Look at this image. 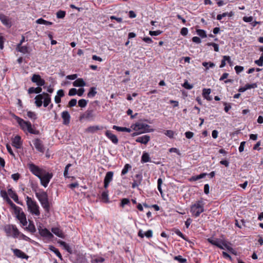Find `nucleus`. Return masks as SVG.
Listing matches in <instances>:
<instances>
[{"mask_svg":"<svg viewBox=\"0 0 263 263\" xmlns=\"http://www.w3.org/2000/svg\"><path fill=\"white\" fill-rule=\"evenodd\" d=\"M85 118L88 119H92L95 117L94 111L93 110H87L85 112Z\"/></svg>","mask_w":263,"mask_h":263,"instance_id":"obj_30","label":"nucleus"},{"mask_svg":"<svg viewBox=\"0 0 263 263\" xmlns=\"http://www.w3.org/2000/svg\"><path fill=\"white\" fill-rule=\"evenodd\" d=\"M12 145L16 148H20L22 146L21 138L19 136H16L12 140Z\"/></svg>","mask_w":263,"mask_h":263,"instance_id":"obj_18","label":"nucleus"},{"mask_svg":"<svg viewBox=\"0 0 263 263\" xmlns=\"http://www.w3.org/2000/svg\"><path fill=\"white\" fill-rule=\"evenodd\" d=\"M6 201L14 210L15 212H17V211H20V208L14 204L10 198H8Z\"/></svg>","mask_w":263,"mask_h":263,"instance_id":"obj_37","label":"nucleus"},{"mask_svg":"<svg viewBox=\"0 0 263 263\" xmlns=\"http://www.w3.org/2000/svg\"><path fill=\"white\" fill-rule=\"evenodd\" d=\"M102 129H103V127H101L98 125L91 126L88 127L86 129V131L88 133H93L97 130H101Z\"/></svg>","mask_w":263,"mask_h":263,"instance_id":"obj_25","label":"nucleus"},{"mask_svg":"<svg viewBox=\"0 0 263 263\" xmlns=\"http://www.w3.org/2000/svg\"><path fill=\"white\" fill-rule=\"evenodd\" d=\"M204 203L201 199L196 201L191 206V213L193 216L198 217L201 213L204 212Z\"/></svg>","mask_w":263,"mask_h":263,"instance_id":"obj_2","label":"nucleus"},{"mask_svg":"<svg viewBox=\"0 0 263 263\" xmlns=\"http://www.w3.org/2000/svg\"><path fill=\"white\" fill-rule=\"evenodd\" d=\"M114 173L112 172H108L104 180V186L105 189H107L109 183L112 180Z\"/></svg>","mask_w":263,"mask_h":263,"instance_id":"obj_12","label":"nucleus"},{"mask_svg":"<svg viewBox=\"0 0 263 263\" xmlns=\"http://www.w3.org/2000/svg\"><path fill=\"white\" fill-rule=\"evenodd\" d=\"M71 166V164L69 163L65 167L64 172V176L65 178H69L68 176V170L69 168Z\"/></svg>","mask_w":263,"mask_h":263,"instance_id":"obj_47","label":"nucleus"},{"mask_svg":"<svg viewBox=\"0 0 263 263\" xmlns=\"http://www.w3.org/2000/svg\"><path fill=\"white\" fill-rule=\"evenodd\" d=\"M142 179V176L141 174H137L134 179V182H133V188L138 186L140 184Z\"/></svg>","mask_w":263,"mask_h":263,"instance_id":"obj_19","label":"nucleus"},{"mask_svg":"<svg viewBox=\"0 0 263 263\" xmlns=\"http://www.w3.org/2000/svg\"><path fill=\"white\" fill-rule=\"evenodd\" d=\"M26 203L28 210L32 214L37 216L40 215L39 206L36 201L33 200L31 197L27 196Z\"/></svg>","mask_w":263,"mask_h":263,"instance_id":"obj_5","label":"nucleus"},{"mask_svg":"<svg viewBox=\"0 0 263 263\" xmlns=\"http://www.w3.org/2000/svg\"><path fill=\"white\" fill-rule=\"evenodd\" d=\"M39 232L41 235L48 238H51L53 236L52 233L47 229H40Z\"/></svg>","mask_w":263,"mask_h":263,"instance_id":"obj_21","label":"nucleus"},{"mask_svg":"<svg viewBox=\"0 0 263 263\" xmlns=\"http://www.w3.org/2000/svg\"><path fill=\"white\" fill-rule=\"evenodd\" d=\"M87 104V101L85 99H81L78 101V105L81 107H85Z\"/></svg>","mask_w":263,"mask_h":263,"instance_id":"obj_45","label":"nucleus"},{"mask_svg":"<svg viewBox=\"0 0 263 263\" xmlns=\"http://www.w3.org/2000/svg\"><path fill=\"white\" fill-rule=\"evenodd\" d=\"M202 65L205 67V70H207L209 69V68H213L214 67H215V65L214 63L213 62H204L202 63Z\"/></svg>","mask_w":263,"mask_h":263,"instance_id":"obj_36","label":"nucleus"},{"mask_svg":"<svg viewBox=\"0 0 263 263\" xmlns=\"http://www.w3.org/2000/svg\"><path fill=\"white\" fill-rule=\"evenodd\" d=\"M51 231L59 237L62 238L63 237V234L62 231L58 228H52L51 229Z\"/></svg>","mask_w":263,"mask_h":263,"instance_id":"obj_28","label":"nucleus"},{"mask_svg":"<svg viewBox=\"0 0 263 263\" xmlns=\"http://www.w3.org/2000/svg\"><path fill=\"white\" fill-rule=\"evenodd\" d=\"M245 86L247 88V90L252 89V88H255L257 87V84L256 83H252V84H247Z\"/></svg>","mask_w":263,"mask_h":263,"instance_id":"obj_55","label":"nucleus"},{"mask_svg":"<svg viewBox=\"0 0 263 263\" xmlns=\"http://www.w3.org/2000/svg\"><path fill=\"white\" fill-rule=\"evenodd\" d=\"M211 92V90L210 88H204L202 90V96L204 98H205L206 96H209Z\"/></svg>","mask_w":263,"mask_h":263,"instance_id":"obj_46","label":"nucleus"},{"mask_svg":"<svg viewBox=\"0 0 263 263\" xmlns=\"http://www.w3.org/2000/svg\"><path fill=\"white\" fill-rule=\"evenodd\" d=\"M255 63L259 66L263 65V55H261L259 59L255 61Z\"/></svg>","mask_w":263,"mask_h":263,"instance_id":"obj_52","label":"nucleus"},{"mask_svg":"<svg viewBox=\"0 0 263 263\" xmlns=\"http://www.w3.org/2000/svg\"><path fill=\"white\" fill-rule=\"evenodd\" d=\"M226 61H227L229 63H231L230 57L229 56L224 55L223 57V59L221 61V64L220 65V68H222L226 66Z\"/></svg>","mask_w":263,"mask_h":263,"instance_id":"obj_32","label":"nucleus"},{"mask_svg":"<svg viewBox=\"0 0 263 263\" xmlns=\"http://www.w3.org/2000/svg\"><path fill=\"white\" fill-rule=\"evenodd\" d=\"M13 252L14 254L17 257L23 258V259L25 258L27 259L28 258V256H27L25 253H24L23 251H22L21 250H20L19 249H13Z\"/></svg>","mask_w":263,"mask_h":263,"instance_id":"obj_15","label":"nucleus"},{"mask_svg":"<svg viewBox=\"0 0 263 263\" xmlns=\"http://www.w3.org/2000/svg\"><path fill=\"white\" fill-rule=\"evenodd\" d=\"M17 219L20 221V222L23 226H26L27 222L26 220V215L23 212L21 211V209L20 208V211L15 212Z\"/></svg>","mask_w":263,"mask_h":263,"instance_id":"obj_11","label":"nucleus"},{"mask_svg":"<svg viewBox=\"0 0 263 263\" xmlns=\"http://www.w3.org/2000/svg\"><path fill=\"white\" fill-rule=\"evenodd\" d=\"M162 32V31L161 30L150 31L149 34L152 36H157L161 34Z\"/></svg>","mask_w":263,"mask_h":263,"instance_id":"obj_56","label":"nucleus"},{"mask_svg":"<svg viewBox=\"0 0 263 263\" xmlns=\"http://www.w3.org/2000/svg\"><path fill=\"white\" fill-rule=\"evenodd\" d=\"M49 250L51 251L54 252L57 255V256L59 258H60L61 260H62V255L61 254L60 252H59V251L58 249H57L56 248H55L54 247H53L52 246H50L49 247Z\"/></svg>","mask_w":263,"mask_h":263,"instance_id":"obj_31","label":"nucleus"},{"mask_svg":"<svg viewBox=\"0 0 263 263\" xmlns=\"http://www.w3.org/2000/svg\"><path fill=\"white\" fill-rule=\"evenodd\" d=\"M97 94V91H96L95 87H91L89 89V91L87 94V96L89 98L93 97Z\"/></svg>","mask_w":263,"mask_h":263,"instance_id":"obj_40","label":"nucleus"},{"mask_svg":"<svg viewBox=\"0 0 263 263\" xmlns=\"http://www.w3.org/2000/svg\"><path fill=\"white\" fill-rule=\"evenodd\" d=\"M77 90L76 88H71L69 90L68 95L69 96H73L77 94Z\"/></svg>","mask_w":263,"mask_h":263,"instance_id":"obj_61","label":"nucleus"},{"mask_svg":"<svg viewBox=\"0 0 263 263\" xmlns=\"http://www.w3.org/2000/svg\"><path fill=\"white\" fill-rule=\"evenodd\" d=\"M4 231L8 236H12L14 238L17 237L20 232L14 225L8 224L5 226Z\"/></svg>","mask_w":263,"mask_h":263,"instance_id":"obj_6","label":"nucleus"},{"mask_svg":"<svg viewBox=\"0 0 263 263\" xmlns=\"http://www.w3.org/2000/svg\"><path fill=\"white\" fill-rule=\"evenodd\" d=\"M31 80L33 83H35L38 86H42L45 83V80L42 79L39 74H33Z\"/></svg>","mask_w":263,"mask_h":263,"instance_id":"obj_9","label":"nucleus"},{"mask_svg":"<svg viewBox=\"0 0 263 263\" xmlns=\"http://www.w3.org/2000/svg\"><path fill=\"white\" fill-rule=\"evenodd\" d=\"M174 259L175 260H177L180 263H185L186 262V259L185 258H182V256L178 255L174 257Z\"/></svg>","mask_w":263,"mask_h":263,"instance_id":"obj_43","label":"nucleus"},{"mask_svg":"<svg viewBox=\"0 0 263 263\" xmlns=\"http://www.w3.org/2000/svg\"><path fill=\"white\" fill-rule=\"evenodd\" d=\"M126 205H130V200L128 198H123L121 200L120 206L124 208Z\"/></svg>","mask_w":263,"mask_h":263,"instance_id":"obj_39","label":"nucleus"},{"mask_svg":"<svg viewBox=\"0 0 263 263\" xmlns=\"http://www.w3.org/2000/svg\"><path fill=\"white\" fill-rule=\"evenodd\" d=\"M149 128L150 126L147 124L142 122L136 123L134 125L133 129L135 132L133 133V136L154 130L153 129H149Z\"/></svg>","mask_w":263,"mask_h":263,"instance_id":"obj_4","label":"nucleus"},{"mask_svg":"<svg viewBox=\"0 0 263 263\" xmlns=\"http://www.w3.org/2000/svg\"><path fill=\"white\" fill-rule=\"evenodd\" d=\"M206 175V173H202L197 176H193L190 178L189 180L190 181H195L200 179L204 178Z\"/></svg>","mask_w":263,"mask_h":263,"instance_id":"obj_29","label":"nucleus"},{"mask_svg":"<svg viewBox=\"0 0 263 263\" xmlns=\"http://www.w3.org/2000/svg\"><path fill=\"white\" fill-rule=\"evenodd\" d=\"M163 181L161 178H159L158 179L157 183H158V190L160 192V194L162 195L163 193L161 185L162 184Z\"/></svg>","mask_w":263,"mask_h":263,"instance_id":"obj_49","label":"nucleus"},{"mask_svg":"<svg viewBox=\"0 0 263 263\" xmlns=\"http://www.w3.org/2000/svg\"><path fill=\"white\" fill-rule=\"evenodd\" d=\"M33 144H34L35 148L39 152L42 153H44L45 147L43 145L42 141L40 139H39L38 138L35 139L34 140H33Z\"/></svg>","mask_w":263,"mask_h":263,"instance_id":"obj_10","label":"nucleus"},{"mask_svg":"<svg viewBox=\"0 0 263 263\" xmlns=\"http://www.w3.org/2000/svg\"><path fill=\"white\" fill-rule=\"evenodd\" d=\"M66 13L64 11H59L57 13V17L59 18H62L65 17Z\"/></svg>","mask_w":263,"mask_h":263,"instance_id":"obj_54","label":"nucleus"},{"mask_svg":"<svg viewBox=\"0 0 263 263\" xmlns=\"http://www.w3.org/2000/svg\"><path fill=\"white\" fill-rule=\"evenodd\" d=\"M53 177L52 173H49L45 170L39 178L41 181V184L45 187H47L51 179Z\"/></svg>","mask_w":263,"mask_h":263,"instance_id":"obj_7","label":"nucleus"},{"mask_svg":"<svg viewBox=\"0 0 263 263\" xmlns=\"http://www.w3.org/2000/svg\"><path fill=\"white\" fill-rule=\"evenodd\" d=\"M183 86L187 89H191L193 87V85L190 84L187 81H185L183 83Z\"/></svg>","mask_w":263,"mask_h":263,"instance_id":"obj_57","label":"nucleus"},{"mask_svg":"<svg viewBox=\"0 0 263 263\" xmlns=\"http://www.w3.org/2000/svg\"><path fill=\"white\" fill-rule=\"evenodd\" d=\"M11 116L16 120L24 132L27 131L30 134L34 135L39 134V132L32 128V125L30 122L24 120L23 119L18 117L14 114H12Z\"/></svg>","mask_w":263,"mask_h":263,"instance_id":"obj_1","label":"nucleus"},{"mask_svg":"<svg viewBox=\"0 0 263 263\" xmlns=\"http://www.w3.org/2000/svg\"><path fill=\"white\" fill-rule=\"evenodd\" d=\"M106 136L114 144H117L118 139L117 136L111 133L110 130H106L105 132Z\"/></svg>","mask_w":263,"mask_h":263,"instance_id":"obj_14","label":"nucleus"},{"mask_svg":"<svg viewBox=\"0 0 263 263\" xmlns=\"http://www.w3.org/2000/svg\"><path fill=\"white\" fill-rule=\"evenodd\" d=\"M222 245L224 247V248L226 249H227V250H228L230 253L234 254V255H236V252L235 251V250L232 248L231 247H230V246H229L227 243L226 242V241H225V243H222Z\"/></svg>","mask_w":263,"mask_h":263,"instance_id":"obj_38","label":"nucleus"},{"mask_svg":"<svg viewBox=\"0 0 263 263\" xmlns=\"http://www.w3.org/2000/svg\"><path fill=\"white\" fill-rule=\"evenodd\" d=\"M112 128L115 129L118 132H128L130 133L131 132V129L129 128H127L125 127H120L116 125H114L112 126Z\"/></svg>","mask_w":263,"mask_h":263,"instance_id":"obj_27","label":"nucleus"},{"mask_svg":"<svg viewBox=\"0 0 263 263\" xmlns=\"http://www.w3.org/2000/svg\"><path fill=\"white\" fill-rule=\"evenodd\" d=\"M8 194L13 200L18 204H22L18 200V196L17 194L12 190V189H9L8 190Z\"/></svg>","mask_w":263,"mask_h":263,"instance_id":"obj_17","label":"nucleus"},{"mask_svg":"<svg viewBox=\"0 0 263 263\" xmlns=\"http://www.w3.org/2000/svg\"><path fill=\"white\" fill-rule=\"evenodd\" d=\"M108 194L107 191L103 192L101 194L102 200L105 202H107L108 200Z\"/></svg>","mask_w":263,"mask_h":263,"instance_id":"obj_41","label":"nucleus"},{"mask_svg":"<svg viewBox=\"0 0 263 263\" xmlns=\"http://www.w3.org/2000/svg\"><path fill=\"white\" fill-rule=\"evenodd\" d=\"M17 49H18V51L25 54L28 52V48L26 46H22L20 45H17Z\"/></svg>","mask_w":263,"mask_h":263,"instance_id":"obj_33","label":"nucleus"},{"mask_svg":"<svg viewBox=\"0 0 263 263\" xmlns=\"http://www.w3.org/2000/svg\"><path fill=\"white\" fill-rule=\"evenodd\" d=\"M234 69L237 74L243 70V67L240 66H236Z\"/></svg>","mask_w":263,"mask_h":263,"instance_id":"obj_62","label":"nucleus"},{"mask_svg":"<svg viewBox=\"0 0 263 263\" xmlns=\"http://www.w3.org/2000/svg\"><path fill=\"white\" fill-rule=\"evenodd\" d=\"M35 195L42 207L46 212H48L50 210V205L47 193L45 192H36Z\"/></svg>","mask_w":263,"mask_h":263,"instance_id":"obj_3","label":"nucleus"},{"mask_svg":"<svg viewBox=\"0 0 263 263\" xmlns=\"http://www.w3.org/2000/svg\"><path fill=\"white\" fill-rule=\"evenodd\" d=\"M77 101L75 99H72L68 103V106L70 107H73L76 105Z\"/></svg>","mask_w":263,"mask_h":263,"instance_id":"obj_59","label":"nucleus"},{"mask_svg":"<svg viewBox=\"0 0 263 263\" xmlns=\"http://www.w3.org/2000/svg\"><path fill=\"white\" fill-rule=\"evenodd\" d=\"M28 168L30 172L38 178L40 177V176L45 171V170L40 168L37 165L33 163L29 164Z\"/></svg>","mask_w":263,"mask_h":263,"instance_id":"obj_8","label":"nucleus"},{"mask_svg":"<svg viewBox=\"0 0 263 263\" xmlns=\"http://www.w3.org/2000/svg\"><path fill=\"white\" fill-rule=\"evenodd\" d=\"M206 45L209 46H213L215 51L218 52L219 51V46L218 44L214 43H208Z\"/></svg>","mask_w":263,"mask_h":263,"instance_id":"obj_51","label":"nucleus"},{"mask_svg":"<svg viewBox=\"0 0 263 263\" xmlns=\"http://www.w3.org/2000/svg\"><path fill=\"white\" fill-rule=\"evenodd\" d=\"M62 118L63 120V123L65 125H68L70 122V116L67 111H64L62 113Z\"/></svg>","mask_w":263,"mask_h":263,"instance_id":"obj_16","label":"nucleus"},{"mask_svg":"<svg viewBox=\"0 0 263 263\" xmlns=\"http://www.w3.org/2000/svg\"><path fill=\"white\" fill-rule=\"evenodd\" d=\"M20 177V175L18 173L13 174L11 175V178L15 181H17Z\"/></svg>","mask_w":263,"mask_h":263,"instance_id":"obj_63","label":"nucleus"},{"mask_svg":"<svg viewBox=\"0 0 263 263\" xmlns=\"http://www.w3.org/2000/svg\"><path fill=\"white\" fill-rule=\"evenodd\" d=\"M233 15V13L232 12H231L230 13L224 12V13H223L222 14H218L217 16V19L218 20H221L224 17H226L227 16L229 17H231Z\"/></svg>","mask_w":263,"mask_h":263,"instance_id":"obj_34","label":"nucleus"},{"mask_svg":"<svg viewBox=\"0 0 263 263\" xmlns=\"http://www.w3.org/2000/svg\"><path fill=\"white\" fill-rule=\"evenodd\" d=\"M43 93L42 94H39L35 97V103L36 105L40 107L43 104L42 100L43 99Z\"/></svg>","mask_w":263,"mask_h":263,"instance_id":"obj_23","label":"nucleus"},{"mask_svg":"<svg viewBox=\"0 0 263 263\" xmlns=\"http://www.w3.org/2000/svg\"><path fill=\"white\" fill-rule=\"evenodd\" d=\"M207 240L209 243L213 245L216 246V247H218V246H219V243L221 242L222 241V240L214 238H208Z\"/></svg>","mask_w":263,"mask_h":263,"instance_id":"obj_26","label":"nucleus"},{"mask_svg":"<svg viewBox=\"0 0 263 263\" xmlns=\"http://www.w3.org/2000/svg\"><path fill=\"white\" fill-rule=\"evenodd\" d=\"M1 196L3 197V198L5 200H6V201L7 200L8 198H9L8 196V192H7L6 191H1Z\"/></svg>","mask_w":263,"mask_h":263,"instance_id":"obj_60","label":"nucleus"},{"mask_svg":"<svg viewBox=\"0 0 263 263\" xmlns=\"http://www.w3.org/2000/svg\"><path fill=\"white\" fill-rule=\"evenodd\" d=\"M43 99H44V106L47 107L50 103L51 99L49 94L43 92Z\"/></svg>","mask_w":263,"mask_h":263,"instance_id":"obj_24","label":"nucleus"},{"mask_svg":"<svg viewBox=\"0 0 263 263\" xmlns=\"http://www.w3.org/2000/svg\"><path fill=\"white\" fill-rule=\"evenodd\" d=\"M150 161L151 159L148 154L147 153H144L142 156L141 161L142 162L145 163L149 162Z\"/></svg>","mask_w":263,"mask_h":263,"instance_id":"obj_35","label":"nucleus"},{"mask_svg":"<svg viewBox=\"0 0 263 263\" xmlns=\"http://www.w3.org/2000/svg\"><path fill=\"white\" fill-rule=\"evenodd\" d=\"M196 32L197 34L199 35L200 37L202 38L206 37V34L204 30L202 29H197Z\"/></svg>","mask_w":263,"mask_h":263,"instance_id":"obj_44","label":"nucleus"},{"mask_svg":"<svg viewBox=\"0 0 263 263\" xmlns=\"http://www.w3.org/2000/svg\"><path fill=\"white\" fill-rule=\"evenodd\" d=\"M175 233L176 234L178 235L179 236L181 237L182 238H183L184 240L187 241V238L183 234L182 232H181L179 230H176L175 231Z\"/></svg>","mask_w":263,"mask_h":263,"instance_id":"obj_53","label":"nucleus"},{"mask_svg":"<svg viewBox=\"0 0 263 263\" xmlns=\"http://www.w3.org/2000/svg\"><path fill=\"white\" fill-rule=\"evenodd\" d=\"M165 134L169 138H173L174 136V132L171 130H167L166 131Z\"/></svg>","mask_w":263,"mask_h":263,"instance_id":"obj_58","label":"nucleus"},{"mask_svg":"<svg viewBox=\"0 0 263 263\" xmlns=\"http://www.w3.org/2000/svg\"><path fill=\"white\" fill-rule=\"evenodd\" d=\"M188 33V29L187 28L183 27L181 29L180 33L181 35L185 36Z\"/></svg>","mask_w":263,"mask_h":263,"instance_id":"obj_64","label":"nucleus"},{"mask_svg":"<svg viewBox=\"0 0 263 263\" xmlns=\"http://www.w3.org/2000/svg\"><path fill=\"white\" fill-rule=\"evenodd\" d=\"M73 85L75 87H83L86 85V83L83 79L79 78L73 82Z\"/></svg>","mask_w":263,"mask_h":263,"instance_id":"obj_22","label":"nucleus"},{"mask_svg":"<svg viewBox=\"0 0 263 263\" xmlns=\"http://www.w3.org/2000/svg\"><path fill=\"white\" fill-rule=\"evenodd\" d=\"M131 167V166L129 164H126L124 166V168H123L122 172H121V176H123L128 171V170Z\"/></svg>","mask_w":263,"mask_h":263,"instance_id":"obj_42","label":"nucleus"},{"mask_svg":"<svg viewBox=\"0 0 263 263\" xmlns=\"http://www.w3.org/2000/svg\"><path fill=\"white\" fill-rule=\"evenodd\" d=\"M0 20L4 25L9 27L11 26V24L8 17L1 13H0Z\"/></svg>","mask_w":263,"mask_h":263,"instance_id":"obj_20","label":"nucleus"},{"mask_svg":"<svg viewBox=\"0 0 263 263\" xmlns=\"http://www.w3.org/2000/svg\"><path fill=\"white\" fill-rule=\"evenodd\" d=\"M27 229L31 232L32 233H34L35 232V226H34V224L31 223V222H30L28 226L27 227Z\"/></svg>","mask_w":263,"mask_h":263,"instance_id":"obj_50","label":"nucleus"},{"mask_svg":"<svg viewBox=\"0 0 263 263\" xmlns=\"http://www.w3.org/2000/svg\"><path fill=\"white\" fill-rule=\"evenodd\" d=\"M27 116L31 119L35 120L36 119V114L31 111H28L27 112Z\"/></svg>","mask_w":263,"mask_h":263,"instance_id":"obj_48","label":"nucleus"},{"mask_svg":"<svg viewBox=\"0 0 263 263\" xmlns=\"http://www.w3.org/2000/svg\"><path fill=\"white\" fill-rule=\"evenodd\" d=\"M135 140L137 142L146 144L150 140V137L148 135H143L142 136L137 137Z\"/></svg>","mask_w":263,"mask_h":263,"instance_id":"obj_13","label":"nucleus"}]
</instances>
